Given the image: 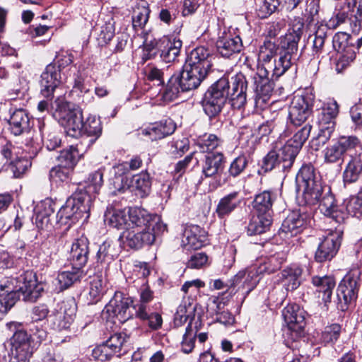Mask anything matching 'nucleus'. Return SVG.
<instances>
[{
    "label": "nucleus",
    "instance_id": "obj_1",
    "mask_svg": "<svg viewBox=\"0 0 362 362\" xmlns=\"http://www.w3.org/2000/svg\"><path fill=\"white\" fill-rule=\"evenodd\" d=\"M297 190L302 191L305 204H319L320 211L326 216L331 217L337 223L344 221L345 214L336 209L335 199L328 185L322 183L314 167L304 165L299 170L296 178Z\"/></svg>",
    "mask_w": 362,
    "mask_h": 362
},
{
    "label": "nucleus",
    "instance_id": "obj_2",
    "mask_svg": "<svg viewBox=\"0 0 362 362\" xmlns=\"http://www.w3.org/2000/svg\"><path fill=\"white\" fill-rule=\"evenodd\" d=\"M275 44L271 41L264 42L260 48L259 58L263 62L262 66L257 68L252 79L255 86V103L256 106L262 107L269 100L274 90V83L269 79V74L279 78L274 71L278 61L274 58Z\"/></svg>",
    "mask_w": 362,
    "mask_h": 362
},
{
    "label": "nucleus",
    "instance_id": "obj_3",
    "mask_svg": "<svg viewBox=\"0 0 362 362\" xmlns=\"http://www.w3.org/2000/svg\"><path fill=\"white\" fill-rule=\"evenodd\" d=\"M13 283H6L0 284V320L5 314L15 305L21 296L25 301L34 302L41 295L43 291V286L40 283H37L34 276L23 279L22 285L18 286V288L14 289L12 286Z\"/></svg>",
    "mask_w": 362,
    "mask_h": 362
},
{
    "label": "nucleus",
    "instance_id": "obj_4",
    "mask_svg": "<svg viewBox=\"0 0 362 362\" xmlns=\"http://www.w3.org/2000/svg\"><path fill=\"white\" fill-rule=\"evenodd\" d=\"M92 204V197L86 192H75L69 197L64 206L57 212V222L60 225H70L81 218L87 219Z\"/></svg>",
    "mask_w": 362,
    "mask_h": 362
},
{
    "label": "nucleus",
    "instance_id": "obj_5",
    "mask_svg": "<svg viewBox=\"0 0 362 362\" xmlns=\"http://www.w3.org/2000/svg\"><path fill=\"white\" fill-rule=\"evenodd\" d=\"M207 75L195 71L184 65L183 70L174 74L169 79L167 87L163 92V98L167 100H173L177 98L180 92H187L196 89Z\"/></svg>",
    "mask_w": 362,
    "mask_h": 362
},
{
    "label": "nucleus",
    "instance_id": "obj_6",
    "mask_svg": "<svg viewBox=\"0 0 362 362\" xmlns=\"http://www.w3.org/2000/svg\"><path fill=\"white\" fill-rule=\"evenodd\" d=\"M230 81L223 76L216 81L205 93L202 107L204 112L214 117L218 115L228 98Z\"/></svg>",
    "mask_w": 362,
    "mask_h": 362
},
{
    "label": "nucleus",
    "instance_id": "obj_7",
    "mask_svg": "<svg viewBox=\"0 0 362 362\" xmlns=\"http://www.w3.org/2000/svg\"><path fill=\"white\" fill-rule=\"evenodd\" d=\"M230 81L223 76L216 81L205 93L202 107L204 112L214 117L218 115L228 98Z\"/></svg>",
    "mask_w": 362,
    "mask_h": 362
},
{
    "label": "nucleus",
    "instance_id": "obj_8",
    "mask_svg": "<svg viewBox=\"0 0 362 362\" xmlns=\"http://www.w3.org/2000/svg\"><path fill=\"white\" fill-rule=\"evenodd\" d=\"M127 228L149 230L155 234H162L166 230V225L156 214H151L141 208L130 209L127 214Z\"/></svg>",
    "mask_w": 362,
    "mask_h": 362
},
{
    "label": "nucleus",
    "instance_id": "obj_9",
    "mask_svg": "<svg viewBox=\"0 0 362 362\" xmlns=\"http://www.w3.org/2000/svg\"><path fill=\"white\" fill-rule=\"evenodd\" d=\"M305 311L297 304H289L282 310V315L286 323L284 336L286 340L296 341L305 334Z\"/></svg>",
    "mask_w": 362,
    "mask_h": 362
},
{
    "label": "nucleus",
    "instance_id": "obj_10",
    "mask_svg": "<svg viewBox=\"0 0 362 362\" xmlns=\"http://www.w3.org/2000/svg\"><path fill=\"white\" fill-rule=\"evenodd\" d=\"M299 41L291 33H286L281 39L279 57L274 69L278 76H282L298 59Z\"/></svg>",
    "mask_w": 362,
    "mask_h": 362
},
{
    "label": "nucleus",
    "instance_id": "obj_11",
    "mask_svg": "<svg viewBox=\"0 0 362 362\" xmlns=\"http://www.w3.org/2000/svg\"><path fill=\"white\" fill-rule=\"evenodd\" d=\"M133 300L121 292H115L112 298L105 307L103 313H107L110 319L116 318L119 323H124L132 316L131 307Z\"/></svg>",
    "mask_w": 362,
    "mask_h": 362
},
{
    "label": "nucleus",
    "instance_id": "obj_12",
    "mask_svg": "<svg viewBox=\"0 0 362 362\" xmlns=\"http://www.w3.org/2000/svg\"><path fill=\"white\" fill-rule=\"evenodd\" d=\"M344 11L336 16V24H329L333 28L349 22L354 33H357L361 28L362 21V0H346Z\"/></svg>",
    "mask_w": 362,
    "mask_h": 362
},
{
    "label": "nucleus",
    "instance_id": "obj_13",
    "mask_svg": "<svg viewBox=\"0 0 362 362\" xmlns=\"http://www.w3.org/2000/svg\"><path fill=\"white\" fill-rule=\"evenodd\" d=\"M343 231L340 228L331 230L320 243L315 255L317 262L331 260L337 253L341 245Z\"/></svg>",
    "mask_w": 362,
    "mask_h": 362
},
{
    "label": "nucleus",
    "instance_id": "obj_14",
    "mask_svg": "<svg viewBox=\"0 0 362 362\" xmlns=\"http://www.w3.org/2000/svg\"><path fill=\"white\" fill-rule=\"evenodd\" d=\"M6 326L14 334L11 338V351L22 354V355L30 357L35 349L34 339L31 334L22 329H20L21 324L16 322L7 323Z\"/></svg>",
    "mask_w": 362,
    "mask_h": 362
},
{
    "label": "nucleus",
    "instance_id": "obj_15",
    "mask_svg": "<svg viewBox=\"0 0 362 362\" xmlns=\"http://www.w3.org/2000/svg\"><path fill=\"white\" fill-rule=\"evenodd\" d=\"M225 157L222 153H209L202 163V180L214 178L218 182V186L226 183V180H221L225 168Z\"/></svg>",
    "mask_w": 362,
    "mask_h": 362
},
{
    "label": "nucleus",
    "instance_id": "obj_16",
    "mask_svg": "<svg viewBox=\"0 0 362 362\" xmlns=\"http://www.w3.org/2000/svg\"><path fill=\"white\" fill-rule=\"evenodd\" d=\"M358 271L349 272L339 283L337 289V298L341 304V308L355 300L358 291Z\"/></svg>",
    "mask_w": 362,
    "mask_h": 362
},
{
    "label": "nucleus",
    "instance_id": "obj_17",
    "mask_svg": "<svg viewBox=\"0 0 362 362\" xmlns=\"http://www.w3.org/2000/svg\"><path fill=\"white\" fill-rule=\"evenodd\" d=\"M217 52L225 58H230L240 52L243 48L242 40L227 28L220 30L216 42Z\"/></svg>",
    "mask_w": 362,
    "mask_h": 362
},
{
    "label": "nucleus",
    "instance_id": "obj_18",
    "mask_svg": "<svg viewBox=\"0 0 362 362\" xmlns=\"http://www.w3.org/2000/svg\"><path fill=\"white\" fill-rule=\"evenodd\" d=\"M160 234L149 230L132 229L127 228L119 236V240L124 247L138 250L144 245H149L154 243L156 237Z\"/></svg>",
    "mask_w": 362,
    "mask_h": 362
},
{
    "label": "nucleus",
    "instance_id": "obj_19",
    "mask_svg": "<svg viewBox=\"0 0 362 362\" xmlns=\"http://www.w3.org/2000/svg\"><path fill=\"white\" fill-rule=\"evenodd\" d=\"M66 78H63L54 64H49L40 76V93L47 100H52L56 88Z\"/></svg>",
    "mask_w": 362,
    "mask_h": 362
},
{
    "label": "nucleus",
    "instance_id": "obj_20",
    "mask_svg": "<svg viewBox=\"0 0 362 362\" xmlns=\"http://www.w3.org/2000/svg\"><path fill=\"white\" fill-rule=\"evenodd\" d=\"M247 82L242 73L231 77L228 98L233 108L240 109L247 102Z\"/></svg>",
    "mask_w": 362,
    "mask_h": 362
},
{
    "label": "nucleus",
    "instance_id": "obj_21",
    "mask_svg": "<svg viewBox=\"0 0 362 362\" xmlns=\"http://www.w3.org/2000/svg\"><path fill=\"white\" fill-rule=\"evenodd\" d=\"M257 282L258 279L255 272L247 269L241 270L229 280L228 290L230 295L240 291L248 294L255 287Z\"/></svg>",
    "mask_w": 362,
    "mask_h": 362
},
{
    "label": "nucleus",
    "instance_id": "obj_22",
    "mask_svg": "<svg viewBox=\"0 0 362 362\" xmlns=\"http://www.w3.org/2000/svg\"><path fill=\"white\" fill-rule=\"evenodd\" d=\"M185 65L207 75L212 66L210 51L204 47H196L190 52Z\"/></svg>",
    "mask_w": 362,
    "mask_h": 362
},
{
    "label": "nucleus",
    "instance_id": "obj_23",
    "mask_svg": "<svg viewBox=\"0 0 362 362\" xmlns=\"http://www.w3.org/2000/svg\"><path fill=\"white\" fill-rule=\"evenodd\" d=\"M9 130L15 136L31 134L32 122L25 110L16 109L11 112L8 119Z\"/></svg>",
    "mask_w": 362,
    "mask_h": 362
},
{
    "label": "nucleus",
    "instance_id": "obj_24",
    "mask_svg": "<svg viewBox=\"0 0 362 362\" xmlns=\"http://www.w3.org/2000/svg\"><path fill=\"white\" fill-rule=\"evenodd\" d=\"M60 120L68 136L78 137L83 133V117L79 110H61Z\"/></svg>",
    "mask_w": 362,
    "mask_h": 362
},
{
    "label": "nucleus",
    "instance_id": "obj_25",
    "mask_svg": "<svg viewBox=\"0 0 362 362\" xmlns=\"http://www.w3.org/2000/svg\"><path fill=\"white\" fill-rule=\"evenodd\" d=\"M312 284L316 287L315 292L317 298L321 299L324 304L322 309L323 311H327L328 303L331 302L333 289L336 285L334 278L328 275L323 276H315L312 278Z\"/></svg>",
    "mask_w": 362,
    "mask_h": 362
},
{
    "label": "nucleus",
    "instance_id": "obj_26",
    "mask_svg": "<svg viewBox=\"0 0 362 362\" xmlns=\"http://www.w3.org/2000/svg\"><path fill=\"white\" fill-rule=\"evenodd\" d=\"M129 170L127 168V162H124L115 165L111 169V177L110 178V185L112 186V193L117 194L123 193L130 188L129 179L127 174Z\"/></svg>",
    "mask_w": 362,
    "mask_h": 362
},
{
    "label": "nucleus",
    "instance_id": "obj_27",
    "mask_svg": "<svg viewBox=\"0 0 362 362\" xmlns=\"http://www.w3.org/2000/svg\"><path fill=\"white\" fill-rule=\"evenodd\" d=\"M310 222L309 214L300 211H294L288 214L284 221L281 229L283 233L293 236L300 233Z\"/></svg>",
    "mask_w": 362,
    "mask_h": 362
},
{
    "label": "nucleus",
    "instance_id": "obj_28",
    "mask_svg": "<svg viewBox=\"0 0 362 362\" xmlns=\"http://www.w3.org/2000/svg\"><path fill=\"white\" fill-rule=\"evenodd\" d=\"M311 114V107L303 96H296L289 107L288 116L291 123L296 126L301 125Z\"/></svg>",
    "mask_w": 362,
    "mask_h": 362
},
{
    "label": "nucleus",
    "instance_id": "obj_29",
    "mask_svg": "<svg viewBox=\"0 0 362 362\" xmlns=\"http://www.w3.org/2000/svg\"><path fill=\"white\" fill-rule=\"evenodd\" d=\"M89 241L87 238L81 236L72 244L70 251V260L74 267L81 269L88 259Z\"/></svg>",
    "mask_w": 362,
    "mask_h": 362
},
{
    "label": "nucleus",
    "instance_id": "obj_30",
    "mask_svg": "<svg viewBox=\"0 0 362 362\" xmlns=\"http://www.w3.org/2000/svg\"><path fill=\"white\" fill-rule=\"evenodd\" d=\"M206 233L199 226L187 228L183 234L182 245L187 250H198L206 242Z\"/></svg>",
    "mask_w": 362,
    "mask_h": 362
},
{
    "label": "nucleus",
    "instance_id": "obj_31",
    "mask_svg": "<svg viewBox=\"0 0 362 362\" xmlns=\"http://www.w3.org/2000/svg\"><path fill=\"white\" fill-rule=\"evenodd\" d=\"M160 59L166 62H173L180 53L182 42L176 37L160 38Z\"/></svg>",
    "mask_w": 362,
    "mask_h": 362
},
{
    "label": "nucleus",
    "instance_id": "obj_32",
    "mask_svg": "<svg viewBox=\"0 0 362 362\" xmlns=\"http://www.w3.org/2000/svg\"><path fill=\"white\" fill-rule=\"evenodd\" d=\"M175 126L170 119L149 124L141 130V134L152 141L160 139L174 132Z\"/></svg>",
    "mask_w": 362,
    "mask_h": 362
},
{
    "label": "nucleus",
    "instance_id": "obj_33",
    "mask_svg": "<svg viewBox=\"0 0 362 362\" xmlns=\"http://www.w3.org/2000/svg\"><path fill=\"white\" fill-rule=\"evenodd\" d=\"M275 199V194L270 190H264L256 194L252 202L254 211L256 214L272 217V206Z\"/></svg>",
    "mask_w": 362,
    "mask_h": 362
},
{
    "label": "nucleus",
    "instance_id": "obj_34",
    "mask_svg": "<svg viewBox=\"0 0 362 362\" xmlns=\"http://www.w3.org/2000/svg\"><path fill=\"white\" fill-rule=\"evenodd\" d=\"M102 124L99 117L95 115H90L83 122V133L81 136L82 141L86 142L88 138H90L87 142L88 145L93 144L102 134Z\"/></svg>",
    "mask_w": 362,
    "mask_h": 362
},
{
    "label": "nucleus",
    "instance_id": "obj_35",
    "mask_svg": "<svg viewBox=\"0 0 362 362\" xmlns=\"http://www.w3.org/2000/svg\"><path fill=\"white\" fill-rule=\"evenodd\" d=\"M362 174V151L351 154L343 173L344 182L352 183L357 181Z\"/></svg>",
    "mask_w": 362,
    "mask_h": 362
},
{
    "label": "nucleus",
    "instance_id": "obj_36",
    "mask_svg": "<svg viewBox=\"0 0 362 362\" xmlns=\"http://www.w3.org/2000/svg\"><path fill=\"white\" fill-rule=\"evenodd\" d=\"M54 209L52 202L45 200L41 202L35 208V222L40 229L48 228L51 225V217L54 216Z\"/></svg>",
    "mask_w": 362,
    "mask_h": 362
},
{
    "label": "nucleus",
    "instance_id": "obj_37",
    "mask_svg": "<svg viewBox=\"0 0 362 362\" xmlns=\"http://www.w3.org/2000/svg\"><path fill=\"white\" fill-rule=\"evenodd\" d=\"M302 269L297 266L284 269L281 272L280 280L286 291H294L300 285Z\"/></svg>",
    "mask_w": 362,
    "mask_h": 362
},
{
    "label": "nucleus",
    "instance_id": "obj_38",
    "mask_svg": "<svg viewBox=\"0 0 362 362\" xmlns=\"http://www.w3.org/2000/svg\"><path fill=\"white\" fill-rule=\"evenodd\" d=\"M136 317L144 322L152 329H159L163 322L161 315L158 313H150L145 304H138L134 307Z\"/></svg>",
    "mask_w": 362,
    "mask_h": 362
},
{
    "label": "nucleus",
    "instance_id": "obj_39",
    "mask_svg": "<svg viewBox=\"0 0 362 362\" xmlns=\"http://www.w3.org/2000/svg\"><path fill=\"white\" fill-rule=\"evenodd\" d=\"M72 94H76L78 98V101L83 103H90L93 100V95L90 90V86L85 81L84 78L79 74L77 71V74L74 78V85L71 90Z\"/></svg>",
    "mask_w": 362,
    "mask_h": 362
},
{
    "label": "nucleus",
    "instance_id": "obj_40",
    "mask_svg": "<svg viewBox=\"0 0 362 362\" xmlns=\"http://www.w3.org/2000/svg\"><path fill=\"white\" fill-rule=\"evenodd\" d=\"M238 197V192H233L219 200L216 209V213L219 218L229 216L237 208L240 203Z\"/></svg>",
    "mask_w": 362,
    "mask_h": 362
},
{
    "label": "nucleus",
    "instance_id": "obj_41",
    "mask_svg": "<svg viewBox=\"0 0 362 362\" xmlns=\"http://www.w3.org/2000/svg\"><path fill=\"white\" fill-rule=\"evenodd\" d=\"M130 187L136 192V194L141 198L147 197L151 187V180L150 175L146 172H142L138 175L132 176L129 180Z\"/></svg>",
    "mask_w": 362,
    "mask_h": 362
},
{
    "label": "nucleus",
    "instance_id": "obj_42",
    "mask_svg": "<svg viewBox=\"0 0 362 362\" xmlns=\"http://www.w3.org/2000/svg\"><path fill=\"white\" fill-rule=\"evenodd\" d=\"M340 150L344 156L362 152V145L356 136H341L336 140Z\"/></svg>",
    "mask_w": 362,
    "mask_h": 362
},
{
    "label": "nucleus",
    "instance_id": "obj_43",
    "mask_svg": "<svg viewBox=\"0 0 362 362\" xmlns=\"http://www.w3.org/2000/svg\"><path fill=\"white\" fill-rule=\"evenodd\" d=\"M150 9L146 2L138 4L134 8L132 13V26L136 32L143 30L149 18Z\"/></svg>",
    "mask_w": 362,
    "mask_h": 362
},
{
    "label": "nucleus",
    "instance_id": "obj_44",
    "mask_svg": "<svg viewBox=\"0 0 362 362\" xmlns=\"http://www.w3.org/2000/svg\"><path fill=\"white\" fill-rule=\"evenodd\" d=\"M277 152L281 163L282 171L286 172L293 166L300 150L286 141V143L280 149H279Z\"/></svg>",
    "mask_w": 362,
    "mask_h": 362
},
{
    "label": "nucleus",
    "instance_id": "obj_45",
    "mask_svg": "<svg viewBox=\"0 0 362 362\" xmlns=\"http://www.w3.org/2000/svg\"><path fill=\"white\" fill-rule=\"evenodd\" d=\"M84 276L85 273L82 269L73 267L71 271H64L59 273L57 281L60 289L64 290L80 281Z\"/></svg>",
    "mask_w": 362,
    "mask_h": 362
},
{
    "label": "nucleus",
    "instance_id": "obj_46",
    "mask_svg": "<svg viewBox=\"0 0 362 362\" xmlns=\"http://www.w3.org/2000/svg\"><path fill=\"white\" fill-rule=\"evenodd\" d=\"M272 222V217L256 214L252 216L247 226V234L250 235L262 234L266 232Z\"/></svg>",
    "mask_w": 362,
    "mask_h": 362
},
{
    "label": "nucleus",
    "instance_id": "obj_47",
    "mask_svg": "<svg viewBox=\"0 0 362 362\" xmlns=\"http://www.w3.org/2000/svg\"><path fill=\"white\" fill-rule=\"evenodd\" d=\"M129 337L125 333H116L112 335L105 344L112 351L113 354L117 356L127 351V342Z\"/></svg>",
    "mask_w": 362,
    "mask_h": 362
},
{
    "label": "nucleus",
    "instance_id": "obj_48",
    "mask_svg": "<svg viewBox=\"0 0 362 362\" xmlns=\"http://www.w3.org/2000/svg\"><path fill=\"white\" fill-rule=\"evenodd\" d=\"M127 214L123 210L112 209L105 214V222L110 226L117 229L127 228Z\"/></svg>",
    "mask_w": 362,
    "mask_h": 362
},
{
    "label": "nucleus",
    "instance_id": "obj_49",
    "mask_svg": "<svg viewBox=\"0 0 362 362\" xmlns=\"http://www.w3.org/2000/svg\"><path fill=\"white\" fill-rule=\"evenodd\" d=\"M336 209L338 211V214L340 211L345 214L344 219L347 214L352 216H358L362 214V197H351L344 201L343 206L339 209H338L337 206Z\"/></svg>",
    "mask_w": 362,
    "mask_h": 362
},
{
    "label": "nucleus",
    "instance_id": "obj_50",
    "mask_svg": "<svg viewBox=\"0 0 362 362\" xmlns=\"http://www.w3.org/2000/svg\"><path fill=\"white\" fill-rule=\"evenodd\" d=\"M105 281L100 275H95L90 281L89 300L90 303L94 304L98 302L105 292Z\"/></svg>",
    "mask_w": 362,
    "mask_h": 362
},
{
    "label": "nucleus",
    "instance_id": "obj_51",
    "mask_svg": "<svg viewBox=\"0 0 362 362\" xmlns=\"http://www.w3.org/2000/svg\"><path fill=\"white\" fill-rule=\"evenodd\" d=\"M198 332L197 327L194 328L192 327L191 322H189L185 329V332L182 336V339L180 343L181 351L185 354L191 353L195 346V341Z\"/></svg>",
    "mask_w": 362,
    "mask_h": 362
},
{
    "label": "nucleus",
    "instance_id": "obj_52",
    "mask_svg": "<svg viewBox=\"0 0 362 362\" xmlns=\"http://www.w3.org/2000/svg\"><path fill=\"white\" fill-rule=\"evenodd\" d=\"M141 34L145 38L142 59L146 61L155 58L158 53H160V39L157 40L153 38L148 41V34L145 32H141Z\"/></svg>",
    "mask_w": 362,
    "mask_h": 362
},
{
    "label": "nucleus",
    "instance_id": "obj_53",
    "mask_svg": "<svg viewBox=\"0 0 362 362\" xmlns=\"http://www.w3.org/2000/svg\"><path fill=\"white\" fill-rule=\"evenodd\" d=\"M78 152L76 147L71 146L68 148L64 149L60 151L59 155L57 156V160L60 165L65 167L74 168L76 163V158Z\"/></svg>",
    "mask_w": 362,
    "mask_h": 362
},
{
    "label": "nucleus",
    "instance_id": "obj_54",
    "mask_svg": "<svg viewBox=\"0 0 362 362\" xmlns=\"http://www.w3.org/2000/svg\"><path fill=\"white\" fill-rule=\"evenodd\" d=\"M117 256L112 243L109 241H105L100 245L96 254L98 262L109 264Z\"/></svg>",
    "mask_w": 362,
    "mask_h": 362
},
{
    "label": "nucleus",
    "instance_id": "obj_55",
    "mask_svg": "<svg viewBox=\"0 0 362 362\" xmlns=\"http://www.w3.org/2000/svg\"><path fill=\"white\" fill-rule=\"evenodd\" d=\"M72 168L58 165L52 168L49 171V178L52 182L56 184L62 182H67L69 180V177Z\"/></svg>",
    "mask_w": 362,
    "mask_h": 362
},
{
    "label": "nucleus",
    "instance_id": "obj_56",
    "mask_svg": "<svg viewBox=\"0 0 362 362\" xmlns=\"http://www.w3.org/2000/svg\"><path fill=\"white\" fill-rule=\"evenodd\" d=\"M23 152L22 151L18 156V158H15V159L12 160L11 163H9L11 170L13 172L15 177H21L30 165L29 160L25 156H23Z\"/></svg>",
    "mask_w": 362,
    "mask_h": 362
},
{
    "label": "nucleus",
    "instance_id": "obj_57",
    "mask_svg": "<svg viewBox=\"0 0 362 362\" xmlns=\"http://www.w3.org/2000/svg\"><path fill=\"white\" fill-rule=\"evenodd\" d=\"M344 156H343L340 148L339 147L336 140L328 146L324 151V159L327 163H335L343 161Z\"/></svg>",
    "mask_w": 362,
    "mask_h": 362
},
{
    "label": "nucleus",
    "instance_id": "obj_58",
    "mask_svg": "<svg viewBox=\"0 0 362 362\" xmlns=\"http://www.w3.org/2000/svg\"><path fill=\"white\" fill-rule=\"evenodd\" d=\"M341 327L338 324H333L326 327L321 333L320 342L325 345L334 343L339 337Z\"/></svg>",
    "mask_w": 362,
    "mask_h": 362
},
{
    "label": "nucleus",
    "instance_id": "obj_59",
    "mask_svg": "<svg viewBox=\"0 0 362 362\" xmlns=\"http://www.w3.org/2000/svg\"><path fill=\"white\" fill-rule=\"evenodd\" d=\"M311 129V125L305 124L301 129L298 130L293 136L291 139L288 140L287 142L300 151L304 143L308 139Z\"/></svg>",
    "mask_w": 362,
    "mask_h": 362
},
{
    "label": "nucleus",
    "instance_id": "obj_60",
    "mask_svg": "<svg viewBox=\"0 0 362 362\" xmlns=\"http://www.w3.org/2000/svg\"><path fill=\"white\" fill-rule=\"evenodd\" d=\"M262 167L265 171H271L275 168L282 171L281 163L277 151L271 150L269 151L263 158Z\"/></svg>",
    "mask_w": 362,
    "mask_h": 362
},
{
    "label": "nucleus",
    "instance_id": "obj_61",
    "mask_svg": "<svg viewBox=\"0 0 362 362\" xmlns=\"http://www.w3.org/2000/svg\"><path fill=\"white\" fill-rule=\"evenodd\" d=\"M351 36L345 32L337 33L332 38L333 47L335 50L345 52L349 49H353L352 43L349 42Z\"/></svg>",
    "mask_w": 362,
    "mask_h": 362
},
{
    "label": "nucleus",
    "instance_id": "obj_62",
    "mask_svg": "<svg viewBox=\"0 0 362 362\" xmlns=\"http://www.w3.org/2000/svg\"><path fill=\"white\" fill-rule=\"evenodd\" d=\"M103 173L101 170L90 173L88 177L87 189L83 191L86 192L89 195H90V193L98 194L103 185Z\"/></svg>",
    "mask_w": 362,
    "mask_h": 362
},
{
    "label": "nucleus",
    "instance_id": "obj_63",
    "mask_svg": "<svg viewBox=\"0 0 362 362\" xmlns=\"http://www.w3.org/2000/svg\"><path fill=\"white\" fill-rule=\"evenodd\" d=\"M52 326L54 329L62 331L69 328L73 322L71 315H66L59 313L50 317Z\"/></svg>",
    "mask_w": 362,
    "mask_h": 362
},
{
    "label": "nucleus",
    "instance_id": "obj_64",
    "mask_svg": "<svg viewBox=\"0 0 362 362\" xmlns=\"http://www.w3.org/2000/svg\"><path fill=\"white\" fill-rule=\"evenodd\" d=\"M220 139L215 134L203 135L199 141L200 148L204 151H211L216 148L221 144Z\"/></svg>",
    "mask_w": 362,
    "mask_h": 362
}]
</instances>
